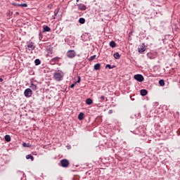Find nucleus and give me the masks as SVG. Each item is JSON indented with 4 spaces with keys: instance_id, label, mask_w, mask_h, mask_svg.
Returning <instances> with one entry per match:
<instances>
[{
    "instance_id": "29",
    "label": "nucleus",
    "mask_w": 180,
    "mask_h": 180,
    "mask_svg": "<svg viewBox=\"0 0 180 180\" xmlns=\"http://www.w3.org/2000/svg\"><path fill=\"white\" fill-rule=\"evenodd\" d=\"M75 82H77V84H79V82H81V77L79 76L78 77V80Z\"/></svg>"
},
{
    "instance_id": "11",
    "label": "nucleus",
    "mask_w": 180,
    "mask_h": 180,
    "mask_svg": "<svg viewBox=\"0 0 180 180\" xmlns=\"http://www.w3.org/2000/svg\"><path fill=\"white\" fill-rule=\"evenodd\" d=\"M51 28H50L49 26L47 25H44V30H43V32H51Z\"/></svg>"
},
{
    "instance_id": "35",
    "label": "nucleus",
    "mask_w": 180,
    "mask_h": 180,
    "mask_svg": "<svg viewBox=\"0 0 180 180\" xmlns=\"http://www.w3.org/2000/svg\"><path fill=\"white\" fill-rule=\"evenodd\" d=\"M76 1H77V2H79V0H77Z\"/></svg>"
},
{
    "instance_id": "5",
    "label": "nucleus",
    "mask_w": 180,
    "mask_h": 180,
    "mask_svg": "<svg viewBox=\"0 0 180 180\" xmlns=\"http://www.w3.org/2000/svg\"><path fill=\"white\" fill-rule=\"evenodd\" d=\"M75 56H76V53L74 50H70L67 52V56L69 58H74V57H75Z\"/></svg>"
},
{
    "instance_id": "27",
    "label": "nucleus",
    "mask_w": 180,
    "mask_h": 180,
    "mask_svg": "<svg viewBox=\"0 0 180 180\" xmlns=\"http://www.w3.org/2000/svg\"><path fill=\"white\" fill-rule=\"evenodd\" d=\"M22 146L23 147H30V143H22Z\"/></svg>"
},
{
    "instance_id": "12",
    "label": "nucleus",
    "mask_w": 180,
    "mask_h": 180,
    "mask_svg": "<svg viewBox=\"0 0 180 180\" xmlns=\"http://www.w3.org/2000/svg\"><path fill=\"white\" fill-rule=\"evenodd\" d=\"M140 94H141V96H146V95H147L148 92H147V90H146V89H141L140 91Z\"/></svg>"
},
{
    "instance_id": "24",
    "label": "nucleus",
    "mask_w": 180,
    "mask_h": 180,
    "mask_svg": "<svg viewBox=\"0 0 180 180\" xmlns=\"http://www.w3.org/2000/svg\"><path fill=\"white\" fill-rule=\"evenodd\" d=\"M34 63H35V65H40L41 64L40 59H35Z\"/></svg>"
},
{
    "instance_id": "33",
    "label": "nucleus",
    "mask_w": 180,
    "mask_h": 180,
    "mask_svg": "<svg viewBox=\"0 0 180 180\" xmlns=\"http://www.w3.org/2000/svg\"><path fill=\"white\" fill-rule=\"evenodd\" d=\"M4 81V79L0 78V82H2Z\"/></svg>"
},
{
    "instance_id": "9",
    "label": "nucleus",
    "mask_w": 180,
    "mask_h": 180,
    "mask_svg": "<svg viewBox=\"0 0 180 180\" xmlns=\"http://www.w3.org/2000/svg\"><path fill=\"white\" fill-rule=\"evenodd\" d=\"M13 6H22V8H27V4L24 3V4H16V3H13Z\"/></svg>"
},
{
    "instance_id": "1",
    "label": "nucleus",
    "mask_w": 180,
    "mask_h": 180,
    "mask_svg": "<svg viewBox=\"0 0 180 180\" xmlns=\"http://www.w3.org/2000/svg\"><path fill=\"white\" fill-rule=\"evenodd\" d=\"M63 77L64 74L61 71L56 72L53 74V79H55V81H63Z\"/></svg>"
},
{
    "instance_id": "26",
    "label": "nucleus",
    "mask_w": 180,
    "mask_h": 180,
    "mask_svg": "<svg viewBox=\"0 0 180 180\" xmlns=\"http://www.w3.org/2000/svg\"><path fill=\"white\" fill-rule=\"evenodd\" d=\"M6 15L7 16L11 17L12 15H13V12L9 10Z\"/></svg>"
},
{
    "instance_id": "25",
    "label": "nucleus",
    "mask_w": 180,
    "mask_h": 180,
    "mask_svg": "<svg viewBox=\"0 0 180 180\" xmlns=\"http://www.w3.org/2000/svg\"><path fill=\"white\" fill-rule=\"evenodd\" d=\"M96 58V55H94L89 58V61H94Z\"/></svg>"
},
{
    "instance_id": "15",
    "label": "nucleus",
    "mask_w": 180,
    "mask_h": 180,
    "mask_svg": "<svg viewBox=\"0 0 180 180\" xmlns=\"http://www.w3.org/2000/svg\"><path fill=\"white\" fill-rule=\"evenodd\" d=\"M110 47L115 49V47H116V42H115V41H111L110 42Z\"/></svg>"
},
{
    "instance_id": "30",
    "label": "nucleus",
    "mask_w": 180,
    "mask_h": 180,
    "mask_svg": "<svg viewBox=\"0 0 180 180\" xmlns=\"http://www.w3.org/2000/svg\"><path fill=\"white\" fill-rule=\"evenodd\" d=\"M77 85V82H75L74 84H71L70 88H74Z\"/></svg>"
},
{
    "instance_id": "20",
    "label": "nucleus",
    "mask_w": 180,
    "mask_h": 180,
    "mask_svg": "<svg viewBox=\"0 0 180 180\" xmlns=\"http://www.w3.org/2000/svg\"><path fill=\"white\" fill-rule=\"evenodd\" d=\"M159 84L160 85V86H164L165 85V82L164 81V79H160L159 81Z\"/></svg>"
},
{
    "instance_id": "23",
    "label": "nucleus",
    "mask_w": 180,
    "mask_h": 180,
    "mask_svg": "<svg viewBox=\"0 0 180 180\" xmlns=\"http://www.w3.org/2000/svg\"><path fill=\"white\" fill-rule=\"evenodd\" d=\"M115 65H110V64L106 65L105 68H109V70H112V68H115Z\"/></svg>"
},
{
    "instance_id": "6",
    "label": "nucleus",
    "mask_w": 180,
    "mask_h": 180,
    "mask_svg": "<svg viewBox=\"0 0 180 180\" xmlns=\"http://www.w3.org/2000/svg\"><path fill=\"white\" fill-rule=\"evenodd\" d=\"M24 95L25 98H30V96H32V89H26L24 91Z\"/></svg>"
},
{
    "instance_id": "3",
    "label": "nucleus",
    "mask_w": 180,
    "mask_h": 180,
    "mask_svg": "<svg viewBox=\"0 0 180 180\" xmlns=\"http://www.w3.org/2000/svg\"><path fill=\"white\" fill-rule=\"evenodd\" d=\"M134 78L138 81V82H143L144 81V77H143L142 75H135Z\"/></svg>"
},
{
    "instance_id": "28",
    "label": "nucleus",
    "mask_w": 180,
    "mask_h": 180,
    "mask_svg": "<svg viewBox=\"0 0 180 180\" xmlns=\"http://www.w3.org/2000/svg\"><path fill=\"white\" fill-rule=\"evenodd\" d=\"M39 40H41V39H43V34L41 33V32H39Z\"/></svg>"
},
{
    "instance_id": "7",
    "label": "nucleus",
    "mask_w": 180,
    "mask_h": 180,
    "mask_svg": "<svg viewBox=\"0 0 180 180\" xmlns=\"http://www.w3.org/2000/svg\"><path fill=\"white\" fill-rule=\"evenodd\" d=\"M26 49H27L30 51L34 50V49H36V46H34V43L30 42L27 44Z\"/></svg>"
},
{
    "instance_id": "13",
    "label": "nucleus",
    "mask_w": 180,
    "mask_h": 180,
    "mask_svg": "<svg viewBox=\"0 0 180 180\" xmlns=\"http://www.w3.org/2000/svg\"><path fill=\"white\" fill-rule=\"evenodd\" d=\"M113 57L115 58V60H119L120 58V54L119 52H116L114 53Z\"/></svg>"
},
{
    "instance_id": "4",
    "label": "nucleus",
    "mask_w": 180,
    "mask_h": 180,
    "mask_svg": "<svg viewBox=\"0 0 180 180\" xmlns=\"http://www.w3.org/2000/svg\"><path fill=\"white\" fill-rule=\"evenodd\" d=\"M60 164L63 168H67L70 165V162L67 159H63L60 160Z\"/></svg>"
},
{
    "instance_id": "34",
    "label": "nucleus",
    "mask_w": 180,
    "mask_h": 180,
    "mask_svg": "<svg viewBox=\"0 0 180 180\" xmlns=\"http://www.w3.org/2000/svg\"><path fill=\"white\" fill-rule=\"evenodd\" d=\"M15 15H19V12H15Z\"/></svg>"
},
{
    "instance_id": "17",
    "label": "nucleus",
    "mask_w": 180,
    "mask_h": 180,
    "mask_svg": "<svg viewBox=\"0 0 180 180\" xmlns=\"http://www.w3.org/2000/svg\"><path fill=\"white\" fill-rule=\"evenodd\" d=\"M26 158H27V160H31V161H34V158L32 155H27L26 156Z\"/></svg>"
},
{
    "instance_id": "31",
    "label": "nucleus",
    "mask_w": 180,
    "mask_h": 180,
    "mask_svg": "<svg viewBox=\"0 0 180 180\" xmlns=\"http://www.w3.org/2000/svg\"><path fill=\"white\" fill-rule=\"evenodd\" d=\"M112 113H113V110H110L108 111V114H109V115H112Z\"/></svg>"
},
{
    "instance_id": "18",
    "label": "nucleus",
    "mask_w": 180,
    "mask_h": 180,
    "mask_svg": "<svg viewBox=\"0 0 180 180\" xmlns=\"http://www.w3.org/2000/svg\"><path fill=\"white\" fill-rule=\"evenodd\" d=\"M79 120H84V112H80L78 115Z\"/></svg>"
},
{
    "instance_id": "22",
    "label": "nucleus",
    "mask_w": 180,
    "mask_h": 180,
    "mask_svg": "<svg viewBox=\"0 0 180 180\" xmlns=\"http://www.w3.org/2000/svg\"><path fill=\"white\" fill-rule=\"evenodd\" d=\"M6 141H7L8 143H9V141H11V136L9 135H6L4 137Z\"/></svg>"
},
{
    "instance_id": "16",
    "label": "nucleus",
    "mask_w": 180,
    "mask_h": 180,
    "mask_svg": "<svg viewBox=\"0 0 180 180\" xmlns=\"http://www.w3.org/2000/svg\"><path fill=\"white\" fill-rule=\"evenodd\" d=\"M30 88H32V89H33V91H36L37 89V86H36V84L32 83L30 84Z\"/></svg>"
},
{
    "instance_id": "32",
    "label": "nucleus",
    "mask_w": 180,
    "mask_h": 180,
    "mask_svg": "<svg viewBox=\"0 0 180 180\" xmlns=\"http://www.w3.org/2000/svg\"><path fill=\"white\" fill-rule=\"evenodd\" d=\"M101 101H105V96H101Z\"/></svg>"
},
{
    "instance_id": "8",
    "label": "nucleus",
    "mask_w": 180,
    "mask_h": 180,
    "mask_svg": "<svg viewBox=\"0 0 180 180\" xmlns=\"http://www.w3.org/2000/svg\"><path fill=\"white\" fill-rule=\"evenodd\" d=\"M79 11H86V6L82 4H77Z\"/></svg>"
},
{
    "instance_id": "19",
    "label": "nucleus",
    "mask_w": 180,
    "mask_h": 180,
    "mask_svg": "<svg viewBox=\"0 0 180 180\" xmlns=\"http://www.w3.org/2000/svg\"><path fill=\"white\" fill-rule=\"evenodd\" d=\"M79 22L81 23V25H84V23H85V18H80L79 19Z\"/></svg>"
},
{
    "instance_id": "2",
    "label": "nucleus",
    "mask_w": 180,
    "mask_h": 180,
    "mask_svg": "<svg viewBox=\"0 0 180 180\" xmlns=\"http://www.w3.org/2000/svg\"><path fill=\"white\" fill-rule=\"evenodd\" d=\"M61 60V58L56 56L52 59L50 60V63L52 65H54L55 64H58V62Z\"/></svg>"
},
{
    "instance_id": "21",
    "label": "nucleus",
    "mask_w": 180,
    "mask_h": 180,
    "mask_svg": "<svg viewBox=\"0 0 180 180\" xmlns=\"http://www.w3.org/2000/svg\"><path fill=\"white\" fill-rule=\"evenodd\" d=\"M86 105H92V99H91V98H87V99L86 100Z\"/></svg>"
},
{
    "instance_id": "10",
    "label": "nucleus",
    "mask_w": 180,
    "mask_h": 180,
    "mask_svg": "<svg viewBox=\"0 0 180 180\" xmlns=\"http://www.w3.org/2000/svg\"><path fill=\"white\" fill-rule=\"evenodd\" d=\"M146 51V44H142V46L141 48L139 49V53H144Z\"/></svg>"
},
{
    "instance_id": "14",
    "label": "nucleus",
    "mask_w": 180,
    "mask_h": 180,
    "mask_svg": "<svg viewBox=\"0 0 180 180\" xmlns=\"http://www.w3.org/2000/svg\"><path fill=\"white\" fill-rule=\"evenodd\" d=\"M94 70H96V71L101 70V64L96 63V65H94Z\"/></svg>"
}]
</instances>
